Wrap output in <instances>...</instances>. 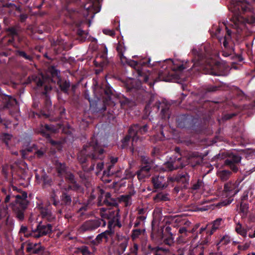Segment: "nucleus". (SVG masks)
Returning <instances> with one entry per match:
<instances>
[{"label":"nucleus","mask_w":255,"mask_h":255,"mask_svg":"<svg viewBox=\"0 0 255 255\" xmlns=\"http://www.w3.org/2000/svg\"><path fill=\"white\" fill-rule=\"evenodd\" d=\"M249 206L247 204L241 203L240 204V212L243 214V216H246L248 212Z\"/></svg>","instance_id":"a18cd8bd"},{"label":"nucleus","mask_w":255,"mask_h":255,"mask_svg":"<svg viewBox=\"0 0 255 255\" xmlns=\"http://www.w3.org/2000/svg\"><path fill=\"white\" fill-rule=\"evenodd\" d=\"M104 168V163L99 162L97 163L96 166L97 173H98L102 170Z\"/></svg>","instance_id":"0e129e2a"},{"label":"nucleus","mask_w":255,"mask_h":255,"mask_svg":"<svg viewBox=\"0 0 255 255\" xmlns=\"http://www.w3.org/2000/svg\"><path fill=\"white\" fill-rule=\"evenodd\" d=\"M166 167H167L169 170H173L178 168L177 166H175L172 162H167L165 164Z\"/></svg>","instance_id":"864d4df0"},{"label":"nucleus","mask_w":255,"mask_h":255,"mask_svg":"<svg viewBox=\"0 0 255 255\" xmlns=\"http://www.w3.org/2000/svg\"><path fill=\"white\" fill-rule=\"evenodd\" d=\"M102 88L103 89L105 94L107 96L108 98L110 99L111 96L113 95L112 88L109 84L106 83L103 85Z\"/></svg>","instance_id":"4c0bfd02"},{"label":"nucleus","mask_w":255,"mask_h":255,"mask_svg":"<svg viewBox=\"0 0 255 255\" xmlns=\"http://www.w3.org/2000/svg\"><path fill=\"white\" fill-rule=\"evenodd\" d=\"M152 182L155 189H163L167 186L166 179L164 176L157 175L152 178Z\"/></svg>","instance_id":"6ab92c4d"},{"label":"nucleus","mask_w":255,"mask_h":255,"mask_svg":"<svg viewBox=\"0 0 255 255\" xmlns=\"http://www.w3.org/2000/svg\"><path fill=\"white\" fill-rule=\"evenodd\" d=\"M12 135L11 134L3 133L0 134V138L4 142L6 146L8 147V141L11 138Z\"/></svg>","instance_id":"a19ab883"},{"label":"nucleus","mask_w":255,"mask_h":255,"mask_svg":"<svg viewBox=\"0 0 255 255\" xmlns=\"http://www.w3.org/2000/svg\"><path fill=\"white\" fill-rule=\"evenodd\" d=\"M145 165L141 166L140 169L136 172L137 177L139 180L143 179L150 176V170L151 167L147 162H145Z\"/></svg>","instance_id":"b1692460"},{"label":"nucleus","mask_w":255,"mask_h":255,"mask_svg":"<svg viewBox=\"0 0 255 255\" xmlns=\"http://www.w3.org/2000/svg\"><path fill=\"white\" fill-rule=\"evenodd\" d=\"M151 237L152 239L158 238L161 239L163 243L166 245L171 246L174 244V236L173 235H166L163 234H158L157 235L154 236L153 232L151 234Z\"/></svg>","instance_id":"412c9836"},{"label":"nucleus","mask_w":255,"mask_h":255,"mask_svg":"<svg viewBox=\"0 0 255 255\" xmlns=\"http://www.w3.org/2000/svg\"><path fill=\"white\" fill-rule=\"evenodd\" d=\"M56 169L58 176L62 177L66 172V167L65 163L57 162L56 163Z\"/></svg>","instance_id":"72a5a7b5"},{"label":"nucleus","mask_w":255,"mask_h":255,"mask_svg":"<svg viewBox=\"0 0 255 255\" xmlns=\"http://www.w3.org/2000/svg\"><path fill=\"white\" fill-rule=\"evenodd\" d=\"M200 60H201V56L200 55H198L197 59L195 58L193 59H192V62L193 63V64L192 68H194V67L201 64Z\"/></svg>","instance_id":"5fc2aeb1"},{"label":"nucleus","mask_w":255,"mask_h":255,"mask_svg":"<svg viewBox=\"0 0 255 255\" xmlns=\"http://www.w3.org/2000/svg\"><path fill=\"white\" fill-rule=\"evenodd\" d=\"M176 242L178 244H181L185 243L186 242V240L183 235H181L177 238Z\"/></svg>","instance_id":"6e6d98bb"},{"label":"nucleus","mask_w":255,"mask_h":255,"mask_svg":"<svg viewBox=\"0 0 255 255\" xmlns=\"http://www.w3.org/2000/svg\"><path fill=\"white\" fill-rule=\"evenodd\" d=\"M6 206H0V230L3 232H9L12 230L13 222L9 219Z\"/></svg>","instance_id":"0eeeda50"},{"label":"nucleus","mask_w":255,"mask_h":255,"mask_svg":"<svg viewBox=\"0 0 255 255\" xmlns=\"http://www.w3.org/2000/svg\"><path fill=\"white\" fill-rule=\"evenodd\" d=\"M240 183L237 181H229L224 184V191L228 195H235L239 192V187Z\"/></svg>","instance_id":"4468645a"},{"label":"nucleus","mask_w":255,"mask_h":255,"mask_svg":"<svg viewBox=\"0 0 255 255\" xmlns=\"http://www.w3.org/2000/svg\"><path fill=\"white\" fill-rule=\"evenodd\" d=\"M248 5L246 0H237L236 3H232L229 8L233 13L231 19L232 22L231 25L238 33H240L245 27L244 18L241 14L247 10Z\"/></svg>","instance_id":"7ed1b4c3"},{"label":"nucleus","mask_w":255,"mask_h":255,"mask_svg":"<svg viewBox=\"0 0 255 255\" xmlns=\"http://www.w3.org/2000/svg\"><path fill=\"white\" fill-rule=\"evenodd\" d=\"M44 128L47 130L52 132H55L56 130L53 126L52 125H45Z\"/></svg>","instance_id":"052dcab7"},{"label":"nucleus","mask_w":255,"mask_h":255,"mask_svg":"<svg viewBox=\"0 0 255 255\" xmlns=\"http://www.w3.org/2000/svg\"><path fill=\"white\" fill-rule=\"evenodd\" d=\"M236 116V114H227V115H225L224 116V119L225 120H229V119H231V118H232L233 117Z\"/></svg>","instance_id":"774afa93"},{"label":"nucleus","mask_w":255,"mask_h":255,"mask_svg":"<svg viewBox=\"0 0 255 255\" xmlns=\"http://www.w3.org/2000/svg\"><path fill=\"white\" fill-rule=\"evenodd\" d=\"M241 159L242 158L239 155L231 154L225 160L224 164L226 165L229 166L233 171L237 172L238 170V168L236 164L240 162Z\"/></svg>","instance_id":"f8f14e48"},{"label":"nucleus","mask_w":255,"mask_h":255,"mask_svg":"<svg viewBox=\"0 0 255 255\" xmlns=\"http://www.w3.org/2000/svg\"><path fill=\"white\" fill-rule=\"evenodd\" d=\"M223 222L222 218H218L212 223V226L211 229L209 231H207L206 233L209 236H211L213 233L218 230L221 225V223Z\"/></svg>","instance_id":"c756f323"},{"label":"nucleus","mask_w":255,"mask_h":255,"mask_svg":"<svg viewBox=\"0 0 255 255\" xmlns=\"http://www.w3.org/2000/svg\"><path fill=\"white\" fill-rule=\"evenodd\" d=\"M219 87H217L214 85H209L206 88V90L208 92H215L219 89Z\"/></svg>","instance_id":"603ef678"},{"label":"nucleus","mask_w":255,"mask_h":255,"mask_svg":"<svg viewBox=\"0 0 255 255\" xmlns=\"http://www.w3.org/2000/svg\"><path fill=\"white\" fill-rule=\"evenodd\" d=\"M148 127L147 125H145L142 127L139 126V125H134L130 127L128 129V134L122 140L123 144L122 147L125 148L128 143L130 139H132V145H134V142H136L138 140H141L139 134H143L147 131Z\"/></svg>","instance_id":"39448f33"},{"label":"nucleus","mask_w":255,"mask_h":255,"mask_svg":"<svg viewBox=\"0 0 255 255\" xmlns=\"http://www.w3.org/2000/svg\"><path fill=\"white\" fill-rule=\"evenodd\" d=\"M231 238L228 235H225L223 236L220 240V242L217 244V245H226L231 242Z\"/></svg>","instance_id":"79ce46f5"},{"label":"nucleus","mask_w":255,"mask_h":255,"mask_svg":"<svg viewBox=\"0 0 255 255\" xmlns=\"http://www.w3.org/2000/svg\"><path fill=\"white\" fill-rule=\"evenodd\" d=\"M113 208H101L99 209V214L102 219L96 218L94 219L88 220L83 222L79 227L78 232L83 234L87 232L95 230L101 226H105L106 222L105 219L112 221L119 215V209L116 206Z\"/></svg>","instance_id":"f257e3e1"},{"label":"nucleus","mask_w":255,"mask_h":255,"mask_svg":"<svg viewBox=\"0 0 255 255\" xmlns=\"http://www.w3.org/2000/svg\"><path fill=\"white\" fill-rule=\"evenodd\" d=\"M6 31L8 32V35L10 37H14L18 35L17 30L14 27H8L6 29Z\"/></svg>","instance_id":"de8ad7c7"},{"label":"nucleus","mask_w":255,"mask_h":255,"mask_svg":"<svg viewBox=\"0 0 255 255\" xmlns=\"http://www.w3.org/2000/svg\"><path fill=\"white\" fill-rule=\"evenodd\" d=\"M209 237H206L201 241L200 245L194 248L193 251L196 255H204V247L209 242Z\"/></svg>","instance_id":"a878e982"},{"label":"nucleus","mask_w":255,"mask_h":255,"mask_svg":"<svg viewBox=\"0 0 255 255\" xmlns=\"http://www.w3.org/2000/svg\"><path fill=\"white\" fill-rule=\"evenodd\" d=\"M138 250V245L136 243H134L133 246L129 248V252L128 254L130 255H137Z\"/></svg>","instance_id":"09e8293b"},{"label":"nucleus","mask_w":255,"mask_h":255,"mask_svg":"<svg viewBox=\"0 0 255 255\" xmlns=\"http://www.w3.org/2000/svg\"><path fill=\"white\" fill-rule=\"evenodd\" d=\"M145 232V230H141V229H135L132 230V233L131 235V238L132 240H135L139 238V236L142 234H143Z\"/></svg>","instance_id":"37998d69"},{"label":"nucleus","mask_w":255,"mask_h":255,"mask_svg":"<svg viewBox=\"0 0 255 255\" xmlns=\"http://www.w3.org/2000/svg\"><path fill=\"white\" fill-rule=\"evenodd\" d=\"M98 198V205H106L109 206H116L117 205V201L111 197L110 192H106L100 187L93 189L91 193L89 200H92Z\"/></svg>","instance_id":"20e7f679"},{"label":"nucleus","mask_w":255,"mask_h":255,"mask_svg":"<svg viewBox=\"0 0 255 255\" xmlns=\"http://www.w3.org/2000/svg\"><path fill=\"white\" fill-rule=\"evenodd\" d=\"M190 179L189 174L185 172L179 173L175 176H173L169 178L172 182H177L179 183L188 184Z\"/></svg>","instance_id":"f3484780"},{"label":"nucleus","mask_w":255,"mask_h":255,"mask_svg":"<svg viewBox=\"0 0 255 255\" xmlns=\"http://www.w3.org/2000/svg\"><path fill=\"white\" fill-rule=\"evenodd\" d=\"M236 231L238 233V234L242 236L243 237H246L247 235V230L243 228H242V225L238 223L237 224V226L235 228Z\"/></svg>","instance_id":"58836bf2"},{"label":"nucleus","mask_w":255,"mask_h":255,"mask_svg":"<svg viewBox=\"0 0 255 255\" xmlns=\"http://www.w3.org/2000/svg\"><path fill=\"white\" fill-rule=\"evenodd\" d=\"M115 167L114 165H108L106 170L104 171V175L109 176L111 175H115L117 177H121V172L120 170L115 169Z\"/></svg>","instance_id":"bb28decb"},{"label":"nucleus","mask_w":255,"mask_h":255,"mask_svg":"<svg viewBox=\"0 0 255 255\" xmlns=\"http://www.w3.org/2000/svg\"><path fill=\"white\" fill-rule=\"evenodd\" d=\"M173 66L172 67V70L176 73L181 72L187 68V67L184 66L183 64H178L176 62H173Z\"/></svg>","instance_id":"ea45409f"},{"label":"nucleus","mask_w":255,"mask_h":255,"mask_svg":"<svg viewBox=\"0 0 255 255\" xmlns=\"http://www.w3.org/2000/svg\"><path fill=\"white\" fill-rule=\"evenodd\" d=\"M34 232V229H32L31 231H29L26 226L21 225L20 227V229L19 231V234H23L24 236L28 238V237H33V233Z\"/></svg>","instance_id":"e433bc0d"},{"label":"nucleus","mask_w":255,"mask_h":255,"mask_svg":"<svg viewBox=\"0 0 255 255\" xmlns=\"http://www.w3.org/2000/svg\"><path fill=\"white\" fill-rule=\"evenodd\" d=\"M104 33L110 35L114 36L115 34V31L110 29H105L103 30Z\"/></svg>","instance_id":"69168bd1"},{"label":"nucleus","mask_w":255,"mask_h":255,"mask_svg":"<svg viewBox=\"0 0 255 255\" xmlns=\"http://www.w3.org/2000/svg\"><path fill=\"white\" fill-rule=\"evenodd\" d=\"M158 234H163V235L174 236V234L171 232V227L168 226L165 227L164 230L161 229Z\"/></svg>","instance_id":"3c124183"},{"label":"nucleus","mask_w":255,"mask_h":255,"mask_svg":"<svg viewBox=\"0 0 255 255\" xmlns=\"http://www.w3.org/2000/svg\"><path fill=\"white\" fill-rule=\"evenodd\" d=\"M78 250L82 255H91V254H92L88 247L85 246H81L78 249Z\"/></svg>","instance_id":"c03bdc74"},{"label":"nucleus","mask_w":255,"mask_h":255,"mask_svg":"<svg viewBox=\"0 0 255 255\" xmlns=\"http://www.w3.org/2000/svg\"><path fill=\"white\" fill-rule=\"evenodd\" d=\"M29 78L30 79L31 81L34 83L38 87H41L43 85L44 86L45 91L43 92V94L46 95V93L51 90V87L50 86L45 85L47 82H49V81L51 80L50 78L44 76L42 74L33 75L30 77H29ZM46 98L48 103V98L47 95H46Z\"/></svg>","instance_id":"6e6552de"},{"label":"nucleus","mask_w":255,"mask_h":255,"mask_svg":"<svg viewBox=\"0 0 255 255\" xmlns=\"http://www.w3.org/2000/svg\"><path fill=\"white\" fill-rule=\"evenodd\" d=\"M211 208V206H206L202 207H197L195 211H207Z\"/></svg>","instance_id":"13d9d810"},{"label":"nucleus","mask_w":255,"mask_h":255,"mask_svg":"<svg viewBox=\"0 0 255 255\" xmlns=\"http://www.w3.org/2000/svg\"><path fill=\"white\" fill-rule=\"evenodd\" d=\"M116 50L118 52L121 63L124 65L127 63L128 59L124 55L126 50V48L123 39L119 41L116 46Z\"/></svg>","instance_id":"a211bd4d"},{"label":"nucleus","mask_w":255,"mask_h":255,"mask_svg":"<svg viewBox=\"0 0 255 255\" xmlns=\"http://www.w3.org/2000/svg\"><path fill=\"white\" fill-rule=\"evenodd\" d=\"M120 216L119 215L117 217H116L112 221H109L108 226L109 227L111 225H114V227H118L121 228L122 227V224L120 222Z\"/></svg>","instance_id":"49530a36"},{"label":"nucleus","mask_w":255,"mask_h":255,"mask_svg":"<svg viewBox=\"0 0 255 255\" xmlns=\"http://www.w3.org/2000/svg\"><path fill=\"white\" fill-rule=\"evenodd\" d=\"M42 178L44 185L48 186H50L52 185L53 181L51 177H49L46 174H44L42 176Z\"/></svg>","instance_id":"8fccbe9b"},{"label":"nucleus","mask_w":255,"mask_h":255,"mask_svg":"<svg viewBox=\"0 0 255 255\" xmlns=\"http://www.w3.org/2000/svg\"><path fill=\"white\" fill-rule=\"evenodd\" d=\"M44 248L40 244L30 243L26 248L27 252L30 254L41 255L44 253Z\"/></svg>","instance_id":"4be33fe9"},{"label":"nucleus","mask_w":255,"mask_h":255,"mask_svg":"<svg viewBox=\"0 0 255 255\" xmlns=\"http://www.w3.org/2000/svg\"><path fill=\"white\" fill-rule=\"evenodd\" d=\"M232 174V172L227 170H222L217 172L218 176L222 181H225L229 179Z\"/></svg>","instance_id":"2f4dec72"},{"label":"nucleus","mask_w":255,"mask_h":255,"mask_svg":"<svg viewBox=\"0 0 255 255\" xmlns=\"http://www.w3.org/2000/svg\"><path fill=\"white\" fill-rule=\"evenodd\" d=\"M15 54L20 57L24 58L25 60L30 62H32L33 59V57L30 55L27 54L24 51L17 50L15 51Z\"/></svg>","instance_id":"c9c22d12"},{"label":"nucleus","mask_w":255,"mask_h":255,"mask_svg":"<svg viewBox=\"0 0 255 255\" xmlns=\"http://www.w3.org/2000/svg\"><path fill=\"white\" fill-rule=\"evenodd\" d=\"M118 240V248L116 251L117 255H122L126 251L128 245V238L126 236L117 235Z\"/></svg>","instance_id":"ddd939ff"},{"label":"nucleus","mask_w":255,"mask_h":255,"mask_svg":"<svg viewBox=\"0 0 255 255\" xmlns=\"http://www.w3.org/2000/svg\"><path fill=\"white\" fill-rule=\"evenodd\" d=\"M99 4V0H87V2L84 5V8L88 12L91 11L93 13H97L100 10Z\"/></svg>","instance_id":"aec40b11"},{"label":"nucleus","mask_w":255,"mask_h":255,"mask_svg":"<svg viewBox=\"0 0 255 255\" xmlns=\"http://www.w3.org/2000/svg\"><path fill=\"white\" fill-rule=\"evenodd\" d=\"M135 194V191L134 189H131L128 194L125 195H121L119 197V201L121 202H123L125 206L127 207L131 205L132 199L131 197Z\"/></svg>","instance_id":"393cba45"},{"label":"nucleus","mask_w":255,"mask_h":255,"mask_svg":"<svg viewBox=\"0 0 255 255\" xmlns=\"http://www.w3.org/2000/svg\"><path fill=\"white\" fill-rule=\"evenodd\" d=\"M70 189H72V186H69L68 188L61 191V194L60 196V205L67 206H70L72 202L76 204L77 200H75V198L72 199L71 195L69 193L68 191Z\"/></svg>","instance_id":"9b49d317"},{"label":"nucleus","mask_w":255,"mask_h":255,"mask_svg":"<svg viewBox=\"0 0 255 255\" xmlns=\"http://www.w3.org/2000/svg\"><path fill=\"white\" fill-rule=\"evenodd\" d=\"M169 195L168 193H163L162 192L158 193L153 198V200L155 202H160L161 201H166L169 200Z\"/></svg>","instance_id":"7c9ffc66"},{"label":"nucleus","mask_w":255,"mask_h":255,"mask_svg":"<svg viewBox=\"0 0 255 255\" xmlns=\"http://www.w3.org/2000/svg\"><path fill=\"white\" fill-rule=\"evenodd\" d=\"M153 250H154L155 252L154 255H161L160 254L158 253V252L159 251H161L163 252H167L169 251L168 250L165 249L162 247H157L155 249H153Z\"/></svg>","instance_id":"680f3d73"},{"label":"nucleus","mask_w":255,"mask_h":255,"mask_svg":"<svg viewBox=\"0 0 255 255\" xmlns=\"http://www.w3.org/2000/svg\"><path fill=\"white\" fill-rule=\"evenodd\" d=\"M224 25L226 26L227 34L225 35L223 37L220 36V34L221 31V29L220 27H218L216 31L215 35L221 43L223 40V46L225 48H228L229 42L231 40V39L232 32L230 29H228V27L225 24H224Z\"/></svg>","instance_id":"dca6fc26"},{"label":"nucleus","mask_w":255,"mask_h":255,"mask_svg":"<svg viewBox=\"0 0 255 255\" xmlns=\"http://www.w3.org/2000/svg\"><path fill=\"white\" fill-rule=\"evenodd\" d=\"M50 200L52 204L55 207L60 205V200L58 199L56 191L54 189L50 193Z\"/></svg>","instance_id":"473e14b6"},{"label":"nucleus","mask_w":255,"mask_h":255,"mask_svg":"<svg viewBox=\"0 0 255 255\" xmlns=\"http://www.w3.org/2000/svg\"><path fill=\"white\" fill-rule=\"evenodd\" d=\"M40 213L42 218L48 222H51L55 220V215L49 209L45 207L40 208Z\"/></svg>","instance_id":"5701e85b"},{"label":"nucleus","mask_w":255,"mask_h":255,"mask_svg":"<svg viewBox=\"0 0 255 255\" xmlns=\"http://www.w3.org/2000/svg\"><path fill=\"white\" fill-rule=\"evenodd\" d=\"M184 250L183 248L178 249L175 253L171 254V255H184Z\"/></svg>","instance_id":"338daca9"},{"label":"nucleus","mask_w":255,"mask_h":255,"mask_svg":"<svg viewBox=\"0 0 255 255\" xmlns=\"http://www.w3.org/2000/svg\"><path fill=\"white\" fill-rule=\"evenodd\" d=\"M131 67L134 68L136 70L138 77L141 78L139 80L146 83L148 80V76L145 74L140 68L141 66L145 65L147 64L145 62H137L134 60H128V59L127 63Z\"/></svg>","instance_id":"9d476101"},{"label":"nucleus","mask_w":255,"mask_h":255,"mask_svg":"<svg viewBox=\"0 0 255 255\" xmlns=\"http://www.w3.org/2000/svg\"><path fill=\"white\" fill-rule=\"evenodd\" d=\"M104 148L98 143L97 141L93 138L83 145L82 149L78 154V160L82 164L86 163L88 157L93 161L102 160L104 158Z\"/></svg>","instance_id":"f03ea898"},{"label":"nucleus","mask_w":255,"mask_h":255,"mask_svg":"<svg viewBox=\"0 0 255 255\" xmlns=\"http://www.w3.org/2000/svg\"><path fill=\"white\" fill-rule=\"evenodd\" d=\"M250 247V244L246 243L243 245H239L238 246V249L240 251H245L247 250Z\"/></svg>","instance_id":"4d7b16f0"},{"label":"nucleus","mask_w":255,"mask_h":255,"mask_svg":"<svg viewBox=\"0 0 255 255\" xmlns=\"http://www.w3.org/2000/svg\"><path fill=\"white\" fill-rule=\"evenodd\" d=\"M168 108H165V109H162L161 113L162 114V117L163 118H167L168 119L169 118V115L168 113Z\"/></svg>","instance_id":"bf43d9fd"},{"label":"nucleus","mask_w":255,"mask_h":255,"mask_svg":"<svg viewBox=\"0 0 255 255\" xmlns=\"http://www.w3.org/2000/svg\"><path fill=\"white\" fill-rule=\"evenodd\" d=\"M57 85L61 91L64 93L68 94L69 88L71 86L70 82L66 80L59 78L57 81Z\"/></svg>","instance_id":"c85d7f7f"},{"label":"nucleus","mask_w":255,"mask_h":255,"mask_svg":"<svg viewBox=\"0 0 255 255\" xmlns=\"http://www.w3.org/2000/svg\"><path fill=\"white\" fill-rule=\"evenodd\" d=\"M52 226L50 224H43L40 222L34 229L33 238L38 239L41 237L48 235L52 233Z\"/></svg>","instance_id":"1a4fd4ad"},{"label":"nucleus","mask_w":255,"mask_h":255,"mask_svg":"<svg viewBox=\"0 0 255 255\" xmlns=\"http://www.w3.org/2000/svg\"><path fill=\"white\" fill-rule=\"evenodd\" d=\"M191 184V189L193 190H198L204 188V183L202 179H198L195 181H192Z\"/></svg>","instance_id":"f704fd0d"},{"label":"nucleus","mask_w":255,"mask_h":255,"mask_svg":"<svg viewBox=\"0 0 255 255\" xmlns=\"http://www.w3.org/2000/svg\"><path fill=\"white\" fill-rule=\"evenodd\" d=\"M114 234V231L111 229H109L98 234L96 238L91 241V243L94 246H98L101 244L103 240L106 242H108L110 238H111Z\"/></svg>","instance_id":"2eb2a0df"},{"label":"nucleus","mask_w":255,"mask_h":255,"mask_svg":"<svg viewBox=\"0 0 255 255\" xmlns=\"http://www.w3.org/2000/svg\"><path fill=\"white\" fill-rule=\"evenodd\" d=\"M45 153V150L43 149H40L39 150H38L35 152V155L39 158H41L43 156L44 153Z\"/></svg>","instance_id":"e2e57ef3"},{"label":"nucleus","mask_w":255,"mask_h":255,"mask_svg":"<svg viewBox=\"0 0 255 255\" xmlns=\"http://www.w3.org/2000/svg\"><path fill=\"white\" fill-rule=\"evenodd\" d=\"M27 197V194L26 192H22L15 196L16 199L12 206V210L15 217L19 221H23L24 218V212L28 204Z\"/></svg>","instance_id":"423d86ee"},{"label":"nucleus","mask_w":255,"mask_h":255,"mask_svg":"<svg viewBox=\"0 0 255 255\" xmlns=\"http://www.w3.org/2000/svg\"><path fill=\"white\" fill-rule=\"evenodd\" d=\"M64 175H65V178L68 180L70 183L73 184L72 186V189L73 190H79L81 189V186L77 183L74 175L72 173L66 172Z\"/></svg>","instance_id":"cd10ccee"}]
</instances>
